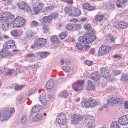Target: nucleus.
I'll return each instance as SVG.
<instances>
[{"mask_svg": "<svg viewBox=\"0 0 128 128\" xmlns=\"http://www.w3.org/2000/svg\"><path fill=\"white\" fill-rule=\"evenodd\" d=\"M90 78L92 80H100V76L98 72L92 73L90 76Z\"/></svg>", "mask_w": 128, "mask_h": 128, "instance_id": "nucleus-21", "label": "nucleus"}, {"mask_svg": "<svg viewBox=\"0 0 128 128\" xmlns=\"http://www.w3.org/2000/svg\"><path fill=\"white\" fill-rule=\"evenodd\" d=\"M25 24L26 20H24V18L21 16H17L14 20L13 28H22V26H24Z\"/></svg>", "mask_w": 128, "mask_h": 128, "instance_id": "nucleus-7", "label": "nucleus"}, {"mask_svg": "<svg viewBox=\"0 0 128 128\" xmlns=\"http://www.w3.org/2000/svg\"><path fill=\"white\" fill-rule=\"evenodd\" d=\"M3 46L6 50H14L16 48V42L13 40H9L6 42L4 44Z\"/></svg>", "mask_w": 128, "mask_h": 128, "instance_id": "nucleus-11", "label": "nucleus"}, {"mask_svg": "<svg viewBox=\"0 0 128 128\" xmlns=\"http://www.w3.org/2000/svg\"><path fill=\"white\" fill-rule=\"evenodd\" d=\"M82 8H84V10H94L96 8V6H92L90 4L88 3H85L82 4Z\"/></svg>", "mask_w": 128, "mask_h": 128, "instance_id": "nucleus-22", "label": "nucleus"}, {"mask_svg": "<svg viewBox=\"0 0 128 128\" xmlns=\"http://www.w3.org/2000/svg\"><path fill=\"white\" fill-rule=\"evenodd\" d=\"M31 24L33 26H38L40 23H38V22H36V20H34L32 22Z\"/></svg>", "mask_w": 128, "mask_h": 128, "instance_id": "nucleus-54", "label": "nucleus"}, {"mask_svg": "<svg viewBox=\"0 0 128 128\" xmlns=\"http://www.w3.org/2000/svg\"><path fill=\"white\" fill-rule=\"evenodd\" d=\"M42 106L40 105H36L34 106L32 108V112L33 114H35V112H38L40 111V110L42 108Z\"/></svg>", "mask_w": 128, "mask_h": 128, "instance_id": "nucleus-28", "label": "nucleus"}, {"mask_svg": "<svg viewBox=\"0 0 128 128\" xmlns=\"http://www.w3.org/2000/svg\"><path fill=\"white\" fill-rule=\"evenodd\" d=\"M107 42H114V38L112 36H108L107 38Z\"/></svg>", "mask_w": 128, "mask_h": 128, "instance_id": "nucleus-51", "label": "nucleus"}, {"mask_svg": "<svg viewBox=\"0 0 128 128\" xmlns=\"http://www.w3.org/2000/svg\"><path fill=\"white\" fill-rule=\"evenodd\" d=\"M95 120L94 117L92 116H88L84 119L86 124H94Z\"/></svg>", "mask_w": 128, "mask_h": 128, "instance_id": "nucleus-19", "label": "nucleus"}, {"mask_svg": "<svg viewBox=\"0 0 128 128\" xmlns=\"http://www.w3.org/2000/svg\"><path fill=\"white\" fill-rule=\"evenodd\" d=\"M22 86H20L18 84H16L15 86L14 90H16L17 92H18L20 90H22Z\"/></svg>", "mask_w": 128, "mask_h": 128, "instance_id": "nucleus-50", "label": "nucleus"}, {"mask_svg": "<svg viewBox=\"0 0 128 128\" xmlns=\"http://www.w3.org/2000/svg\"><path fill=\"white\" fill-rule=\"evenodd\" d=\"M34 36V34L32 32H28L26 34L28 38H32Z\"/></svg>", "mask_w": 128, "mask_h": 128, "instance_id": "nucleus-47", "label": "nucleus"}, {"mask_svg": "<svg viewBox=\"0 0 128 128\" xmlns=\"http://www.w3.org/2000/svg\"><path fill=\"white\" fill-rule=\"evenodd\" d=\"M40 56L41 58H44L46 56V52H42L40 53Z\"/></svg>", "mask_w": 128, "mask_h": 128, "instance_id": "nucleus-60", "label": "nucleus"}, {"mask_svg": "<svg viewBox=\"0 0 128 128\" xmlns=\"http://www.w3.org/2000/svg\"><path fill=\"white\" fill-rule=\"evenodd\" d=\"M93 64L94 63L92 61L86 60L85 62V64H86V66H92Z\"/></svg>", "mask_w": 128, "mask_h": 128, "instance_id": "nucleus-53", "label": "nucleus"}, {"mask_svg": "<svg viewBox=\"0 0 128 128\" xmlns=\"http://www.w3.org/2000/svg\"><path fill=\"white\" fill-rule=\"evenodd\" d=\"M56 120L58 122L59 126H64L68 122V118H66V114L64 113H60L58 114Z\"/></svg>", "mask_w": 128, "mask_h": 128, "instance_id": "nucleus-5", "label": "nucleus"}, {"mask_svg": "<svg viewBox=\"0 0 128 128\" xmlns=\"http://www.w3.org/2000/svg\"><path fill=\"white\" fill-rule=\"evenodd\" d=\"M64 64H70V60H65L64 58H62L61 62H60L61 66H62Z\"/></svg>", "mask_w": 128, "mask_h": 128, "instance_id": "nucleus-48", "label": "nucleus"}, {"mask_svg": "<svg viewBox=\"0 0 128 128\" xmlns=\"http://www.w3.org/2000/svg\"><path fill=\"white\" fill-rule=\"evenodd\" d=\"M51 40L53 42H58V38L57 36H53L51 38Z\"/></svg>", "mask_w": 128, "mask_h": 128, "instance_id": "nucleus-45", "label": "nucleus"}, {"mask_svg": "<svg viewBox=\"0 0 128 128\" xmlns=\"http://www.w3.org/2000/svg\"><path fill=\"white\" fill-rule=\"evenodd\" d=\"M114 26L116 30H126L128 26V23L124 21H120V22H115Z\"/></svg>", "mask_w": 128, "mask_h": 128, "instance_id": "nucleus-12", "label": "nucleus"}, {"mask_svg": "<svg viewBox=\"0 0 128 128\" xmlns=\"http://www.w3.org/2000/svg\"><path fill=\"white\" fill-rule=\"evenodd\" d=\"M62 70H64V72H68V70H70V67H68V66H64L62 68Z\"/></svg>", "mask_w": 128, "mask_h": 128, "instance_id": "nucleus-57", "label": "nucleus"}, {"mask_svg": "<svg viewBox=\"0 0 128 128\" xmlns=\"http://www.w3.org/2000/svg\"><path fill=\"white\" fill-rule=\"evenodd\" d=\"M84 84V80H78L77 82H74L72 85V88L75 92H80L82 90V84Z\"/></svg>", "mask_w": 128, "mask_h": 128, "instance_id": "nucleus-8", "label": "nucleus"}, {"mask_svg": "<svg viewBox=\"0 0 128 128\" xmlns=\"http://www.w3.org/2000/svg\"><path fill=\"white\" fill-rule=\"evenodd\" d=\"M82 29V25L80 24H74V30H78Z\"/></svg>", "mask_w": 128, "mask_h": 128, "instance_id": "nucleus-44", "label": "nucleus"}, {"mask_svg": "<svg viewBox=\"0 0 128 128\" xmlns=\"http://www.w3.org/2000/svg\"><path fill=\"white\" fill-rule=\"evenodd\" d=\"M54 80H50L48 81L46 84V90H52L54 88Z\"/></svg>", "mask_w": 128, "mask_h": 128, "instance_id": "nucleus-30", "label": "nucleus"}, {"mask_svg": "<svg viewBox=\"0 0 128 128\" xmlns=\"http://www.w3.org/2000/svg\"><path fill=\"white\" fill-rule=\"evenodd\" d=\"M26 121V116H22L21 118V122H24Z\"/></svg>", "mask_w": 128, "mask_h": 128, "instance_id": "nucleus-59", "label": "nucleus"}, {"mask_svg": "<svg viewBox=\"0 0 128 128\" xmlns=\"http://www.w3.org/2000/svg\"><path fill=\"white\" fill-rule=\"evenodd\" d=\"M107 104L109 106H116V104H124V100L118 96H112L107 100Z\"/></svg>", "mask_w": 128, "mask_h": 128, "instance_id": "nucleus-2", "label": "nucleus"}, {"mask_svg": "<svg viewBox=\"0 0 128 128\" xmlns=\"http://www.w3.org/2000/svg\"><path fill=\"white\" fill-rule=\"evenodd\" d=\"M110 50H112L111 46H108V45L102 44L99 48L98 54L100 56H104V54H108Z\"/></svg>", "mask_w": 128, "mask_h": 128, "instance_id": "nucleus-6", "label": "nucleus"}, {"mask_svg": "<svg viewBox=\"0 0 128 128\" xmlns=\"http://www.w3.org/2000/svg\"><path fill=\"white\" fill-rule=\"evenodd\" d=\"M100 74L102 78H108L111 77L110 74V70L104 68H101Z\"/></svg>", "mask_w": 128, "mask_h": 128, "instance_id": "nucleus-14", "label": "nucleus"}, {"mask_svg": "<svg viewBox=\"0 0 128 128\" xmlns=\"http://www.w3.org/2000/svg\"><path fill=\"white\" fill-rule=\"evenodd\" d=\"M84 120V116L80 114H74L71 116V122L72 124H77Z\"/></svg>", "mask_w": 128, "mask_h": 128, "instance_id": "nucleus-10", "label": "nucleus"}, {"mask_svg": "<svg viewBox=\"0 0 128 128\" xmlns=\"http://www.w3.org/2000/svg\"><path fill=\"white\" fill-rule=\"evenodd\" d=\"M112 72L115 76H118V74H122V72L120 70H116L114 69Z\"/></svg>", "mask_w": 128, "mask_h": 128, "instance_id": "nucleus-46", "label": "nucleus"}, {"mask_svg": "<svg viewBox=\"0 0 128 128\" xmlns=\"http://www.w3.org/2000/svg\"><path fill=\"white\" fill-rule=\"evenodd\" d=\"M86 34H84L82 36H80L78 38V42H86Z\"/></svg>", "mask_w": 128, "mask_h": 128, "instance_id": "nucleus-37", "label": "nucleus"}, {"mask_svg": "<svg viewBox=\"0 0 128 128\" xmlns=\"http://www.w3.org/2000/svg\"><path fill=\"white\" fill-rule=\"evenodd\" d=\"M90 102L91 104V108H94V106H98L100 102H98L94 98H90Z\"/></svg>", "mask_w": 128, "mask_h": 128, "instance_id": "nucleus-32", "label": "nucleus"}, {"mask_svg": "<svg viewBox=\"0 0 128 128\" xmlns=\"http://www.w3.org/2000/svg\"><path fill=\"white\" fill-rule=\"evenodd\" d=\"M104 106L102 105L101 104H100V103H98V104L97 106V108L98 110H99V112H102V110H104Z\"/></svg>", "mask_w": 128, "mask_h": 128, "instance_id": "nucleus-52", "label": "nucleus"}, {"mask_svg": "<svg viewBox=\"0 0 128 128\" xmlns=\"http://www.w3.org/2000/svg\"><path fill=\"white\" fill-rule=\"evenodd\" d=\"M120 80L128 84V74H122L120 78Z\"/></svg>", "mask_w": 128, "mask_h": 128, "instance_id": "nucleus-25", "label": "nucleus"}, {"mask_svg": "<svg viewBox=\"0 0 128 128\" xmlns=\"http://www.w3.org/2000/svg\"><path fill=\"white\" fill-rule=\"evenodd\" d=\"M110 128H120V126H118V122H114L111 124Z\"/></svg>", "mask_w": 128, "mask_h": 128, "instance_id": "nucleus-41", "label": "nucleus"}, {"mask_svg": "<svg viewBox=\"0 0 128 128\" xmlns=\"http://www.w3.org/2000/svg\"><path fill=\"white\" fill-rule=\"evenodd\" d=\"M40 100L43 106H46L48 102L46 99V97L42 96H40Z\"/></svg>", "mask_w": 128, "mask_h": 128, "instance_id": "nucleus-35", "label": "nucleus"}, {"mask_svg": "<svg viewBox=\"0 0 128 128\" xmlns=\"http://www.w3.org/2000/svg\"><path fill=\"white\" fill-rule=\"evenodd\" d=\"M72 10L74 12H72V16H80V14H82L79 8H73Z\"/></svg>", "mask_w": 128, "mask_h": 128, "instance_id": "nucleus-23", "label": "nucleus"}, {"mask_svg": "<svg viewBox=\"0 0 128 128\" xmlns=\"http://www.w3.org/2000/svg\"><path fill=\"white\" fill-rule=\"evenodd\" d=\"M15 112L14 108H10L7 110H4L2 112V113L0 112V120L2 118V122H4V120H8V118H10L12 114H14Z\"/></svg>", "mask_w": 128, "mask_h": 128, "instance_id": "nucleus-3", "label": "nucleus"}, {"mask_svg": "<svg viewBox=\"0 0 128 128\" xmlns=\"http://www.w3.org/2000/svg\"><path fill=\"white\" fill-rule=\"evenodd\" d=\"M118 122L121 126H126V124H128V114L120 117L118 119Z\"/></svg>", "mask_w": 128, "mask_h": 128, "instance_id": "nucleus-16", "label": "nucleus"}, {"mask_svg": "<svg viewBox=\"0 0 128 128\" xmlns=\"http://www.w3.org/2000/svg\"><path fill=\"white\" fill-rule=\"evenodd\" d=\"M51 16L54 18H58V15L55 12H53L51 14Z\"/></svg>", "mask_w": 128, "mask_h": 128, "instance_id": "nucleus-56", "label": "nucleus"}, {"mask_svg": "<svg viewBox=\"0 0 128 128\" xmlns=\"http://www.w3.org/2000/svg\"><path fill=\"white\" fill-rule=\"evenodd\" d=\"M106 6H108L110 10L114 8V1H110L108 2Z\"/></svg>", "mask_w": 128, "mask_h": 128, "instance_id": "nucleus-39", "label": "nucleus"}, {"mask_svg": "<svg viewBox=\"0 0 128 128\" xmlns=\"http://www.w3.org/2000/svg\"><path fill=\"white\" fill-rule=\"evenodd\" d=\"M113 58H120V56L118 54L114 55L112 56Z\"/></svg>", "mask_w": 128, "mask_h": 128, "instance_id": "nucleus-64", "label": "nucleus"}, {"mask_svg": "<svg viewBox=\"0 0 128 128\" xmlns=\"http://www.w3.org/2000/svg\"><path fill=\"white\" fill-rule=\"evenodd\" d=\"M104 18V15L100 14H98L94 16V20L96 22H102Z\"/></svg>", "mask_w": 128, "mask_h": 128, "instance_id": "nucleus-24", "label": "nucleus"}, {"mask_svg": "<svg viewBox=\"0 0 128 128\" xmlns=\"http://www.w3.org/2000/svg\"><path fill=\"white\" fill-rule=\"evenodd\" d=\"M64 12L66 14H68L70 16H72V9L70 8L68 6H66L64 8Z\"/></svg>", "mask_w": 128, "mask_h": 128, "instance_id": "nucleus-29", "label": "nucleus"}, {"mask_svg": "<svg viewBox=\"0 0 128 128\" xmlns=\"http://www.w3.org/2000/svg\"><path fill=\"white\" fill-rule=\"evenodd\" d=\"M44 4L40 2H36L32 6V12L33 14L38 15V14H40V12L44 9Z\"/></svg>", "mask_w": 128, "mask_h": 128, "instance_id": "nucleus-4", "label": "nucleus"}, {"mask_svg": "<svg viewBox=\"0 0 128 128\" xmlns=\"http://www.w3.org/2000/svg\"><path fill=\"white\" fill-rule=\"evenodd\" d=\"M26 58H34V54L33 53H29L26 55Z\"/></svg>", "mask_w": 128, "mask_h": 128, "instance_id": "nucleus-58", "label": "nucleus"}, {"mask_svg": "<svg viewBox=\"0 0 128 128\" xmlns=\"http://www.w3.org/2000/svg\"><path fill=\"white\" fill-rule=\"evenodd\" d=\"M82 106H84L86 108H92L90 98L88 99V100L87 99H84L82 103Z\"/></svg>", "mask_w": 128, "mask_h": 128, "instance_id": "nucleus-26", "label": "nucleus"}, {"mask_svg": "<svg viewBox=\"0 0 128 128\" xmlns=\"http://www.w3.org/2000/svg\"><path fill=\"white\" fill-rule=\"evenodd\" d=\"M50 26H48V24L43 25L42 27V30L43 34H46L47 32H50Z\"/></svg>", "mask_w": 128, "mask_h": 128, "instance_id": "nucleus-31", "label": "nucleus"}, {"mask_svg": "<svg viewBox=\"0 0 128 128\" xmlns=\"http://www.w3.org/2000/svg\"><path fill=\"white\" fill-rule=\"evenodd\" d=\"M10 34L12 36H14L15 38L18 36V30H13L10 32Z\"/></svg>", "mask_w": 128, "mask_h": 128, "instance_id": "nucleus-43", "label": "nucleus"}, {"mask_svg": "<svg viewBox=\"0 0 128 128\" xmlns=\"http://www.w3.org/2000/svg\"><path fill=\"white\" fill-rule=\"evenodd\" d=\"M124 108L128 110V100L125 102L124 104Z\"/></svg>", "mask_w": 128, "mask_h": 128, "instance_id": "nucleus-63", "label": "nucleus"}, {"mask_svg": "<svg viewBox=\"0 0 128 128\" xmlns=\"http://www.w3.org/2000/svg\"><path fill=\"white\" fill-rule=\"evenodd\" d=\"M59 96L64 98H66L68 96V93L66 91H62L60 93Z\"/></svg>", "mask_w": 128, "mask_h": 128, "instance_id": "nucleus-33", "label": "nucleus"}, {"mask_svg": "<svg viewBox=\"0 0 128 128\" xmlns=\"http://www.w3.org/2000/svg\"><path fill=\"white\" fill-rule=\"evenodd\" d=\"M74 24H68L66 26V30H74Z\"/></svg>", "mask_w": 128, "mask_h": 128, "instance_id": "nucleus-36", "label": "nucleus"}, {"mask_svg": "<svg viewBox=\"0 0 128 128\" xmlns=\"http://www.w3.org/2000/svg\"><path fill=\"white\" fill-rule=\"evenodd\" d=\"M54 8V6H48L44 8V10L45 12H50V10H52Z\"/></svg>", "mask_w": 128, "mask_h": 128, "instance_id": "nucleus-49", "label": "nucleus"}, {"mask_svg": "<svg viewBox=\"0 0 128 128\" xmlns=\"http://www.w3.org/2000/svg\"><path fill=\"white\" fill-rule=\"evenodd\" d=\"M120 3H116V6L118 8H122L123 4H124L128 2V0H118Z\"/></svg>", "mask_w": 128, "mask_h": 128, "instance_id": "nucleus-34", "label": "nucleus"}, {"mask_svg": "<svg viewBox=\"0 0 128 128\" xmlns=\"http://www.w3.org/2000/svg\"><path fill=\"white\" fill-rule=\"evenodd\" d=\"M14 20V16L10 12H4L1 14L0 22H2V28L4 30H8L10 26L12 24Z\"/></svg>", "mask_w": 128, "mask_h": 128, "instance_id": "nucleus-1", "label": "nucleus"}, {"mask_svg": "<svg viewBox=\"0 0 128 128\" xmlns=\"http://www.w3.org/2000/svg\"><path fill=\"white\" fill-rule=\"evenodd\" d=\"M12 52L8 51L6 48L3 46L2 51H0V56L2 58H6L7 56H12Z\"/></svg>", "mask_w": 128, "mask_h": 128, "instance_id": "nucleus-15", "label": "nucleus"}, {"mask_svg": "<svg viewBox=\"0 0 128 128\" xmlns=\"http://www.w3.org/2000/svg\"><path fill=\"white\" fill-rule=\"evenodd\" d=\"M52 22V16H44L42 18V24H50Z\"/></svg>", "mask_w": 128, "mask_h": 128, "instance_id": "nucleus-20", "label": "nucleus"}, {"mask_svg": "<svg viewBox=\"0 0 128 128\" xmlns=\"http://www.w3.org/2000/svg\"><path fill=\"white\" fill-rule=\"evenodd\" d=\"M17 6L20 10H24L26 12H32L30 6L24 2H20L18 4Z\"/></svg>", "mask_w": 128, "mask_h": 128, "instance_id": "nucleus-9", "label": "nucleus"}, {"mask_svg": "<svg viewBox=\"0 0 128 128\" xmlns=\"http://www.w3.org/2000/svg\"><path fill=\"white\" fill-rule=\"evenodd\" d=\"M84 44H82V42H78L76 43V48H78V50H82L84 48Z\"/></svg>", "mask_w": 128, "mask_h": 128, "instance_id": "nucleus-38", "label": "nucleus"}, {"mask_svg": "<svg viewBox=\"0 0 128 128\" xmlns=\"http://www.w3.org/2000/svg\"><path fill=\"white\" fill-rule=\"evenodd\" d=\"M44 118V116L42 114H38L33 118L32 120L33 122H38L40 120H42Z\"/></svg>", "mask_w": 128, "mask_h": 128, "instance_id": "nucleus-27", "label": "nucleus"}, {"mask_svg": "<svg viewBox=\"0 0 128 128\" xmlns=\"http://www.w3.org/2000/svg\"><path fill=\"white\" fill-rule=\"evenodd\" d=\"M84 28L86 30H88V31L91 30L92 24H85L84 25Z\"/></svg>", "mask_w": 128, "mask_h": 128, "instance_id": "nucleus-42", "label": "nucleus"}, {"mask_svg": "<svg viewBox=\"0 0 128 128\" xmlns=\"http://www.w3.org/2000/svg\"><path fill=\"white\" fill-rule=\"evenodd\" d=\"M86 43L91 44L92 42H94L96 38V34L92 32H88L86 34Z\"/></svg>", "mask_w": 128, "mask_h": 128, "instance_id": "nucleus-13", "label": "nucleus"}, {"mask_svg": "<svg viewBox=\"0 0 128 128\" xmlns=\"http://www.w3.org/2000/svg\"><path fill=\"white\" fill-rule=\"evenodd\" d=\"M70 22H78V19L76 18H73V19H71L70 20Z\"/></svg>", "mask_w": 128, "mask_h": 128, "instance_id": "nucleus-62", "label": "nucleus"}, {"mask_svg": "<svg viewBox=\"0 0 128 128\" xmlns=\"http://www.w3.org/2000/svg\"><path fill=\"white\" fill-rule=\"evenodd\" d=\"M84 48L85 52H88L90 48V45L84 44Z\"/></svg>", "mask_w": 128, "mask_h": 128, "instance_id": "nucleus-55", "label": "nucleus"}, {"mask_svg": "<svg viewBox=\"0 0 128 128\" xmlns=\"http://www.w3.org/2000/svg\"><path fill=\"white\" fill-rule=\"evenodd\" d=\"M60 40H64L66 36H68V34L66 32H62L58 36Z\"/></svg>", "mask_w": 128, "mask_h": 128, "instance_id": "nucleus-40", "label": "nucleus"}, {"mask_svg": "<svg viewBox=\"0 0 128 128\" xmlns=\"http://www.w3.org/2000/svg\"><path fill=\"white\" fill-rule=\"evenodd\" d=\"M86 90L88 92H94L96 90V86L94 84V83L90 80L88 81V84L86 87Z\"/></svg>", "mask_w": 128, "mask_h": 128, "instance_id": "nucleus-17", "label": "nucleus"}, {"mask_svg": "<svg viewBox=\"0 0 128 128\" xmlns=\"http://www.w3.org/2000/svg\"><path fill=\"white\" fill-rule=\"evenodd\" d=\"M96 128V124H94V122L90 124V126H88V128Z\"/></svg>", "mask_w": 128, "mask_h": 128, "instance_id": "nucleus-61", "label": "nucleus"}, {"mask_svg": "<svg viewBox=\"0 0 128 128\" xmlns=\"http://www.w3.org/2000/svg\"><path fill=\"white\" fill-rule=\"evenodd\" d=\"M46 39L44 38H39L35 42V46H46Z\"/></svg>", "mask_w": 128, "mask_h": 128, "instance_id": "nucleus-18", "label": "nucleus"}]
</instances>
